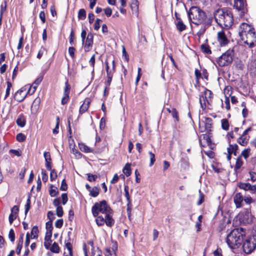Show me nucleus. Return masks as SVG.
Wrapping results in <instances>:
<instances>
[{
  "instance_id": "nucleus-53",
  "label": "nucleus",
  "mask_w": 256,
  "mask_h": 256,
  "mask_svg": "<svg viewBox=\"0 0 256 256\" xmlns=\"http://www.w3.org/2000/svg\"><path fill=\"white\" fill-rule=\"evenodd\" d=\"M224 103L225 104V108L226 110H230V103L229 98H225Z\"/></svg>"
},
{
  "instance_id": "nucleus-22",
  "label": "nucleus",
  "mask_w": 256,
  "mask_h": 256,
  "mask_svg": "<svg viewBox=\"0 0 256 256\" xmlns=\"http://www.w3.org/2000/svg\"><path fill=\"white\" fill-rule=\"evenodd\" d=\"M68 144L71 150V152L73 153L76 155V156H80V153L77 152V150L74 148L75 144L73 140H68Z\"/></svg>"
},
{
  "instance_id": "nucleus-19",
  "label": "nucleus",
  "mask_w": 256,
  "mask_h": 256,
  "mask_svg": "<svg viewBox=\"0 0 256 256\" xmlns=\"http://www.w3.org/2000/svg\"><path fill=\"white\" fill-rule=\"evenodd\" d=\"M200 145L204 146L206 144H209L210 142V139L208 135L202 134L200 136L199 139Z\"/></svg>"
},
{
  "instance_id": "nucleus-25",
  "label": "nucleus",
  "mask_w": 256,
  "mask_h": 256,
  "mask_svg": "<svg viewBox=\"0 0 256 256\" xmlns=\"http://www.w3.org/2000/svg\"><path fill=\"white\" fill-rule=\"evenodd\" d=\"M46 234H50V236H52V220H49L46 223Z\"/></svg>"
},
{
  "instance_id": "nucleus-2",
  "label": "nucleus",
  "mask_w": 256,
  "mask_h": 256,
  "mask_svg": "<svg viewBox=\"0 0 256 256\" xmlns=\"http://www.w3.org/2000/svg\"><path fill=\"white\" fill-rule=\"evenodd\" d=\"M239 36L249 48H252L256 43V34L252 26L242 23L239 28Z\"/></svg>"
},
{
  "instance_id": "nucleus-36",
  "label": "nucleus",
  "mask_w": 256,
  "mask_h": 256,
  "mask_svg": "<svg viewBox=\"0 0 256 256\" xmlns=\"http://www.w3.org/2000/svg\"><path fill=\"white\" fill-rule=\"evenodd\" d=\"M23 243V235H22L20 237V240L18 241V242L17 245V248L16 249V252L19 254L20 253V251L22 246Z\"/></svg>"
},
{
  "instance_id": "nucleus-29",
  "label": "nucleus",
  "mask_w": 256,
  "mask_h": 256,
  "mask_svg": "<svg viewBox=\"0 0 256 256\" xmlns=\"http://www.w3.org/2000/svg\"><path fill=\"white\" fill-rule=\"evenodd\" d=\"M105 63H106V74H114L115 72V66H114V60H113L112 61V68H110L108 62H106Z\"/></svg>"
},
{
  "instance_id": "nucleus-57",
  "label": "nucleus",
  "mask_w": 256,
  "mask_h": 256,
  "mask_svg": "<svg viewBox=\"0 0 256 256\" xmlns=\"http://www.w3.org/2000/svg\"><path fill=\"white\" fill-rule=\"evenodd\" d=\"M63 224V220L58 219L55 222V226L57 228H60Z\"/></svg>"
},
{
  "instance_id": "nucleus-28",
  "label": "nucleus",
  "mask_w": 256,
  "mask_h": 256,
  "mask_svg": "<svg viewBox=\"0 0 256 256\" xmlns=\"http://www.w3.org/2000/svg\"><path fill=\"white\" fill-rule=\"evenodd\" d=\"M80 149L81 151L84 152H92L93 150L89 148L88 146L83 143L79 144H78Z\"/></svg>"
},
{
  "instance_id": "nucleus-1",
  "label": "nucleus",
  "mask_w": 256,
  "mask_h": 256,
  "mask_svg": "<svg viewBox=\"0 0 256 256\" xmlns=\"http://www.w3.org/2000/svg\"><path fill=\"white\" fill-rule=\"evenodd\" d=\"M92 212L93 216L96 217V221L98 226H102L104 223L108 226L114 224L112 218V210L106 200L96 202L92 208Z\"/></svg>"
},
{
  "instance_id": "nucleus-50",
  "label": "nucleus",
  "mask_w": 256,
  "mask_h": 256,
  "mask_svg": "<svg viewBox=\"0 0 256 256\" xmlns=\"http://www.w3.org/2000/svg\"><path fill=\"white\" fill-rule=\"evenodd\" d=\"M8 238L12 242H14L15 239V234L13 230H10L8 233Z\"/></svg>"
},
{
  "instance_id": "nucleus-54",
  "label": "nucleus",
  "mask_w": 256,
  "mask_h": 256,
  "mask_svg": "<svg viewBox=\"0 0 256 256\" xmlns=\"http://www.w3.org/2000/svg\"><path fill=\"white\" fill-rule=\"evenodd\" d=\"M249 175L250 176V180L255 182L256 180V172L253 171H250Z\"/></svg>"
},
{
  "instance_id": "nucleus-55",
  "label": "nucleus",
  "mask_w": 256,
  "mask_h": 256,
  "mask_svg": "<svg viewBox=\"0 0 256 256\" xmlns=\"http://www.w3.org/2000/svg\"><path fill=\"white\" fill-rule=\"evenodd\" d=\"M102 20L100 19H96L94 24V28L95 30H98L100 28V24Z\"/></svg>"
},
{
  "instance_id": "nucleus-41",
  "label": "nucleus",
  "mask_w": 256,
  "mask_h": 256,
  "mask_svg": "<svg viewBox=\"0 0 256 256\" xmlns=\"http://www.w3.org/2000/svg\"><path fill=\"white\" fill-rule=\"evenodd\" d=\"M7 88L6 91V94L4 99L6 100L10 94V91L12 87V84L10 82H7Z\"/></svg>"
},
{
  "instance_id": "nucleus-24",
  "label": "nucleus",
  "mask_w": 256,
  "mask_h": 256,
  "mask_svg": "<svg viewBox=\"0 0 256 256\" xmlns=\"http://www.w3.org/2000/svg\"><path fill=\"white\" fill-rule=\"evenodd\" d=\"M16 124L20 127H24L26 125V120L23 115H20L16 120Z\"/></svg>"
},
{
  "instance_id": "nucleus-56",
  "label": "nucleus",
  "mask_w": 256,
  "mask_h": 256,
  "mask_svg": "<svg viewBox=\"0 0 256 256\" xmlns=\"http://www.w3.org/2000/svg\"><path fill=\"white\" fill-rule=\"evenodd\" d=\"M31 238L30 236V234L29 232H28L26 234V238L24 243V245L26 247H28L30 243V239Z\"/></svg>"
},
{
  "instance_id": "nucleus-64",
  "label": "nucleus",
  "mask_w": 256,
  "mask_h": 256,
  "mask_svg": "<svg viewBox=\"0 0 256 256\" xmlns=\"http://www.w3.org/2000/svg\"><path fill=\"white\" fill-rule=\"evenodd\" d=\"M214 256H222L221 249L218 248L214 250Z\"/></svg>"
},
{
  "instance_id": "nucleus-59",
  "label": "nucleus",
  "mask_w": 256,
  "mask_h": 256,
  "mask_svg": "<svg viewBox=\"0 0 256 256\" xmlns=\"http://www.w3.org/2000/svg\"><path fill=\"white\" fill-rule=\"evenodd\" d=\"M39 17L42 22L44 24L46 22V16L44 11H41L39 14Z\"/></svg>"
},
{
  "instance_id": "nucleus-11",
  "label": "nucleus",
  "mask_w": 256,
  "mask_h": 256,
  "mask_svg": "<svg viewBox=\"0 0 256 256\" xmlns=\"http://www.w3.org/2000/svg\"><path fill=\"white\" fill-rule=\"evenodd\" d=\"M92 250V256H101L102 252L98 248H94L93 246V242H89L88 245L85 244L83 246V250L84 254V256H88V250L90 248Z\"/></svg>"
},
{
  "instance_id": "nucleus-34",
  "label": "nucleus",
  "mask_w": 256,
  "mask_h": 256,
  "mask_svg": "<svg viewBox=\"0 0 256 256\" xmlns=\"http://www.w3.org/2000/svg\"><path fill=\"white\" fill-rule=\"evenodd\" d=\"M248 141V138L246 136H244V135H242L241 137H240L238 140V142L242 146H245L246 144Z\"/></svg>"
},
{
  "instance_id": "nucleus-30",
  "label": "nucleus",
  "mask_w": 256,
  "mask_h": 256,
  "mask_svg": "<svg viewBox=\"0 0 256 256\" xmlns=\"http://www.w3.org/2000/svg\"><path fill=\"white\" fill-rule=\"evenodd\" d=\"M130 165V164H126L122 170V172L126 176H129L131 174Z\"/></svg>"
},
{
  "instance_id": "nucleus-37",
  "label": "nucleus",
  "mask_w": 256,
  "mask_h": 256,
  "mask_svg": "<svg viewBox=\"0 0 256 256\" xmlns=\"http://www.w3.org/2000/svg\"><path fill=\"white\" fill-rule=\"evenodd\" d=\"M222 128L224 130H228L229 128V122L227 119L224 118L221 120Z\"/></svg>"
},
{
  "instance_id": "nucleus-5",
  "label": "nucleus",
  "mask_w": 256,
  "mask_h": 256,
  "mask_svg": "<svg viewBox=\"0 0 256 256\" xmlns=\"http://www.w3.org/2000/svg\"><path fill=\"white\" fill-rule=\"evenodd\" d=\"M188 17L190 22L198 25L202 24L206 19V14L204 11L196 6H192L188 12Z\"/></svg>"
},
{
  "instance_id": "nucleus-21",
  "label": "nucleus",
  "mask_w": 256,
  "mask_h": 256,
  "mask_svg": "<svg viewBox=\"0 0 256 256\" xmlns=\"http://www.w3.org/2000/svg\"><path fill=\"white\" fill-rule=\"evenodd\" d=\"M40 102V99L39 98H36L31 106V112L32 113H36L37 112L38 107H39V104Z\"/></svg>"
},
{
  "instance_id": "nucleus-46",
  "label": "nucleus",
  "mask_w": 256,
  "mask_h": 256,
  "mask_svg": "<svg viewBox=\"0 0 256 256\" xmlns=\"http://www.w3.org/2000/svg\"><path fill=\"white\" fill-rule=\"evenodd\" d=\"M19 209L18 206H14L11 209V214L15 216L16 217L18 216Z\"/></svg>"
},
{
  "instance_id": "nucleus-26",
  "label": "nucleus",
  "mask_w": 256,
  "mask_h": 256,
  "mask_svg": "<svg viewBox=\"0 0 256 256\" xmlns=\"http://www.w3.org/2000/svg\"><path fill=\"white\" fill-rule=\"evenodd\" d=\"M64 204V194H61V198H55L54 200L53 204L55 206H60L61 204Z\"/></svg>"
},
{
  "instance_id": "nucleus-17",
  "label": "nucleus",
  "mask_w": 256,
  "mask_h": 256,
  "mask_svg": "<svg viewBox=\"0 0 256 256\" xmlns=\"http://www.w3.org/2000/svg\"><path fill=\"white\" fill-rule=\"evenodd\" d=\"M74 92L72 90L70 85L66 84L65 86V103H66L70 98V96H72Z\"/></svg>"
},
{
  "instance_id": "nucleus-32",
  "label": "nucleus",
  "mask_w": 256,
  "mask_h": 256,
  "mask_svg": "<svg viewBox=\"0 0 256 256\" xmlns=\"http://www.w3.org/2000/svg\"><path fill=\"white\" fill-rule=\"evenodd\" d=\"M176 26L177 29L180 31L182 32L186 29V26L182 22L179 20H178L177 22L176 23Z\"/></svg>"
},
{
  "instance_id": "nucleus-3",
  "label": "nucleus",
  "mask_w": 256,
  "mask_h": 256,
  "mask_svg": "<svg viewBox=\"0 0 256 256\" xmlns=\"http://www.w3.org/2000/svg\"><path fill=\"white\" fill-rule=\"evenodd\" d=\"M214 18L221 26L230 27L234 22L232 12L227 8L218 9L214 13Z\"/></svg>"
},
{
  "instance_id": "nucleus-16",
  "label": "nucleus",
  "mask_w": 256,
  "mask_h": 256,
  "mask_svg": "<svg viewBox=\"0 0 256 256\" xmlns=\"http://www.w3.org/2000/svg\"><path fill=\"white\" fill-rule=\"evenodd\" d=\"M244 200V198L241 194L237 193L234 196V202L236 207L239 208L242 206V202Z\"/></svg>"
},
{
  "instance_id": "nucleus-20",
  "label": "nucleus",
  "mask_w": 256,
  "mask_h": 256,
  "mask_svg": "<svg viewBox=\"0 0 256 256\" xmlns=\"http://www.w3.org/2000/svg\"><path fill=\"white\" fill-rule=\"evenodd\" d=\"M90 100L89 98H86L84 100V103L81 106L80 108V112L83 114L86 112L89 107Z\"/></svg>"
},
{
  "instance_id": "nucleus-39",
  "label": "nucleus",
  "mask_w": 256,
  "mask_h": 256,
  "mask_svg": "<svg viewBox=\"0 0 256 256\" xmlns=\"http://www.w3.org/2000/svg\"><path fill=\"white\" fill-rule=\"evenodd\" d=\"M251 150L250 148H246L242 151L241 156H242L244 159L246 160L250 155Z\"/></svg>"
},
{
  "instance_id": "nucleus-9",
  "label": "nucleus",
  "mask_w": 256,
  "mask_h": 256,
  "mask_svg": "<svg viewBox=\"0 0 256 256\" xmlns=\"http://www.w3.org/2000/svg\"><path fill=\"white\" fill-rule=\"evenodd\" d=\"M212 92L208 89H205L204 92V94L200 95L199 98L201 108L202 110H204L206 108V103L208 104H211L212 102Z\"/></svg>"
},
{
  "instance_id": "nucleus-52",
  "label": "nucleus",
  "mask_w": 256,
  "mask_h": 256,
  "mask_svg": "<svg viewBox=\"0 0 256 256\" xmlns=\"http://www.w3.org/2000/svg\"><path fill=\"white\" fill-rule=\"evenodd\" d=\"M7 2L6 1L4 2V4H2L0 6V15H1V17H2L3 14L4 12L6 10V5Z\"/></svg>"
},
{
  "instance_id": "nucleus-7",
  "label": "nucleus",
  "mask_w": 256,
  "mask_h": 256,
  "mask_svg": "<svg viewBox=\"0 0 256 256\" xmlns=\"http://www.w3.org/2000/svg\"><path fill=\"white\" fill-rule=\"evenodd\" d=\"M234 50H228L222 55L218 59L217 62L220 66H224L231 63L234 55Z\"/></svg>"
},
{
  "instance_id": "nucleus-44",
  "label": "nucleus",
  "mask_w": 256,
  "mask_h": 256,
  "mask_svg": "<svg viewBox=\"0 0 256 256\" xmlns=\"http://www.w3.org/2000/svg\"><path fill=\"white\" fill-rule=\"evenodd\" d=\"M201 49L203 52H204L206 54H208L211 53V51H210L208 46L206 44H202L201 46Z\"/></svg>"
},
{
  "instance_id": "nucleus-8",
  "label": "nucleus",
  "mask_w": 256,
  "mask_h": 256,
  "mask_svg": "<svg viewBox=\"0 0 256 256\" xmlns=\"http://www.w3.org/2000/svg\"><path fill=\"white\" fill-rule=\"evenodd\" d=\"M238 218L241 223L249 224L253 222L254 216L250 208H246L238 214Z\"/></svg>"
},
{
  "instance_id": "nucleus-58",
  "label": "nucleus",
  "mask_w": 256,
  "mask_h": 256,
  "mask_svg": "<svg viewBox=\"0 0 256 256\" xmlns=\"http://www.w3.org/2000/svg\"><path fill=\"white\" fill-rule=\"evenodd\" d=\"M199 200H198L197 204L198 205H200L202 204V202L204 200V194L201 192L200 190H199Z\"/></svg>"
},
{
  "instance_id": "nucleus-15",
  "label": "nucleus",
  "mask_w": 256,
  "mask_h": 256,
  "mask_svg": "<svg viewBox=\"0 0 256 256\" xmlns=\"http://www.w3.org/2000/svg\"><path fill=\"white\" fill-rule=\"evenodd\" d=\"M93 34L92 33L88 34L84 46V48L86 52H89L91 50L93 44Z\"/></svg>"
},
{
  "instance_id": "nucleus-35",
  "label": "nucleus",
  "mask_w": 256,
  "mask_h": 256,
  "mask_svg": "<svg viewBox=\"0 0 256 256\" xmlns=\"http://www.w3.org/2000/svg\"><path fill=\"white\" fill-rule=\"evenodd\" d=\"M244 164L243 160H242V156H239L237 158L236 165H235V170H238L241 168Z\"/></svg>"
},
{
  "instance_id": "nucleus-62",
  "label": "nucleus",
  "mask_w": 256,
  "mask_h": 256,
  "mask_svg": "<svg viewBox=\"0 0 256 256\" xmlns=\"http://www.w3.org/2000/svg\"><path fill=\"white\" fill-rule=\"evenodd\" d=\"M88 179L90 182L95 181L97 178L96 175L91 174H88Z\"/></svg>"
},
{
  "instance_id": "nucleus-4",
  "label": "nucleus",
  "mask_w": 256,
  "mask_h": 256,
  "mask_svg": "<svg viewBox=\"0 0 256 256\" xmlns=\"http://www.w3.org/2000/svg\"><path fill=\"white\" fill-rule=\"evenodd\" d=\"M244 232L242 228H235L232 230L226 238V243L232 249L236 248L242 244Z\"/></svg>"
},
{
  "instance_id": "nucleus-27",
  "label": "nucleus",
  "mask_w": 256,
  "mask_h": 256,
  "mask_svg": "<svg viewBox=\"0 0 256 256\" xmlns=\"http://www.w3.org/2000/svg\"><path fill=\"white\" fill-rule=\"evenodd\" d=\"M30 234L31 239L37 238L38 234V226H34L32 228Z\"/></svg>"
},
{
  "instance_id": "nucleus-49",
  "label": "nucleus",
  "mask_w": 256,
  "mask_h": 256,
  "mask_svg": "<svg viewBox=\"0 0 256 256\" xmlns=\"http://www.w3.org/2000/svg\"><path fill=\"white\" fill-rule=\"evenodd\" d=\"M171 114H172V117L174 118H176V120L177 121H178V112L176 111V110L175 108H172Z\"/></svg>"
},
{
  "instance_id": "nucleus-60",
  "label": "nucleus",
  "mask_w": 256,
  "mask_h": 256,
  "mask_svg": "<svg viewBox=\"0 0 256 256\" xmlns=\"http://www.w3.org/2000/svg\"><path fill=\"white\" fill-rule=\"evenodd\" d=\"M42 180L44 182H46L48 180V176L47 174H46L45 170H42Z\"/></svg>"
},
{
  "instance_id": "nucleus-43",
  "label": "nucleus",
  "mask_w": 256,
  "mask_h": 256,
  "mask_svg": "<svg viewBox=\"0 0 256 256\" xmlns=\"http://www.w3.org/2000/svg\"><path fill=\"white\" fill-rule=\"evenodd\" d=\"M124 196H126L127 202H131L130 196L128 193V186H124Z\"/></svg>"
},
{
  "instance_id": "nucleus-12",
  "label": "nucleus",
  "mask_w": 256,
  "mask_h": 256,
  "mask_svg": "<svg viewBox=\"0 0 256 256\" xmlns=\"http://www.w3.org/2000/svg\"><path fill=\"white\" fill-rule=\"evenodd\" d=\"M212 124V119L210 118H205L204 120L200 121L199 126L201 132H204L206 130L208 132L210 131Z\"/></svg>"
},
{
  "instance_id": "nucleus-13",
  "label": "nucleus",
  "mask_w": 256,
  "mask_h": 256,
  "mask_svg": "<svg viewBox=\"0 0 256 256\" xmlns=\"http://www.w3.org/2000/svg\"><path fill=\"white\" fill-rule=\"evenodd\" d=\"M217 38L220 46H224L229 42V40L225 34V32L223 30L218 32Z\"/></svg>"
},
{
  "instance_id": "nucleus-61",
  "label": "nucleus",
  "mask_w": 256,
  "mask_h": 256,
  "mask_svg": "<svg viewBox=\"0 0 256 256\" xmlns=\"http://www.w3.org/2000/svg\"><path fill=\"white\" fill-rule=\"evenodd\" d=\"M76 50L73 47H70L68 48V54L72 58L74 57V53H75Z\"/></svg>"
},
{
  "instance_id": "nucleus-38",
  "label": "nucleus",
  "mask_w": 256,
  "mask_h": 256,
  "mask_svg": "<svg viewBox=\"0 0 256 256\" xmlns=\"http://www.w3.org/2000/svg\"><path fill=\"white\" fill-rule=\"evenodd\" d=\"M89 192L91 196L92 197H96L99 194V190L97 187L94 186L92 188Z\"/></svg>"
},
{
  "instance_id": "nucleus-40",
  "label": "nucleus",
  "mask_w": 256,
  "mask_h": 256,
  "mask_svg": "<svg viewBox=\"0 0 256 256\" xmlns=\"http://www.w3.org/2000/svg\"><path fill=\"white\" fill-rule=\"evenodd\" d=\"M78 18L80 20H84L86 18V10L83 9H80L78 12Z\"/></svg>"
},
{
  "instance_id": "nucleus-42",
  "label": "nucleus",
  "mask_w": 256,
  "mask_h": 256,
  "mask_svg": "<svg viewBox=\"0 0 256 256\" xmlns=\"http://www.w3.org/2000/svg\"><path fill=\"white\" fill-rule=\"evenodd\" d=\"M49 249L53 252L56 253L59 252V246L56 242H54Z\"/></svg>"
},
{
  "instance_id": "nucleus-47",
  "label": "nucleus",
  "mask_w": 256,
  "mask_h": 256,
  "mask_svg": "<svg viewBox=\"0 0 256 256\" xmlns=\"http://www.w3.org/2000/svg\"><path fill=\"white\" fill-rule=\"evenodd\" d=\"M56 207V213L58 216H62L63 215V208L62 206H58Z\"/></svg>"
},
{
  "instance_id": "nucleus-31",
  "label": "nucleus",
  "mask_w": 256,
  "mask_h": 256,
  "mask_svg": "<svg viewBox=\"0 0 256 256\" xmlns=\"http://www.w3.org/2000/svg\"><path fill=\"white\" fill-rule=\"evenodd\" d=\"M49 193L51 196H55L58 193V188L50 185L49 188Z\"/></svg>"
},
{
  "instance_id": "nucleus-10",
  "label": "nucleus",
  "mask_w": 256,
  "mask_h": 256,
  "mask_svg": "<svg viewBox=\"0 0 256 256\" xmlns=\"http://www.w3.org/2000/svg\"><path fill=\"white\" fill-rule=\"evenodd\" d=\"M242 248L246 254L251 253L256 248V240L254 238L246 240L243 244Z\"/></svg>"
},
{
  "instance_id": "nucleus-33",
  "label": "nucleus",
  "mask_w": 256,
  "mask_h": 256,
  "mask_svg": "<svg viewBox=\"0 0 256 256\" xmlns=\"http://www.w3.org/2000/svg\"><path fill=\"white\" fill-rule=\"evenodd\" d=\"M225 98H229L232 94V88L230 86H226L224 90Z\"/></svg>"
},
{
  "instance_id": "nucleus-63",
  "label": "nucleus",
  "mask_w": 256,
  "mask_h": 256,
  "mask_svg": "<svg viewBox=\"0 0 256 256\" xmlns=\"http://www.w3.org/2000/svg\"><path fill=\"white\" fill-rule=\"evenodd\" d=\"M44 158L45 162L51 161L50 155L48 152H45L44 153Z\"/></svg>"
},
{
  "instance_id": "nucleus-45",
  "label": "nucleus",
  "mask_w": 256,
  "mask_h": 256,
  "mask_svg": "<svg viewBox=\"0 0 256 256\" xmlns=\"http://www.w3.org/2000/svg\"><path fill=\"white\" fill-rule=\"evenodd\" d=\"M150 156V166H152L154 164L155 162L156 159H155V156L154 154H153L151 152H148Z\"/></svg>"
},
{
  "instance_id": "nucleus-6",
  "label": "nucleus",
  "mask_w": 256,
  "mask_h": 256,
  "mask_svg": "<svg viewBox=\"0 0 256 256\" xmlns=\"http://www.w3.org/2000/svg\"><path fill=\"white\" fill-rule=\"evenodd\" d=\"M36 90V86L26 84L15 92L14 99L18 102H22L28 95L32 94Z\"/></svg>"
},
{
  "instance_id": "nucleus-48",
  "label": "nucleus",
  "mask_w": 256,
  "mask_h": 256,
  "mask_svg": "<svg viewBox=\"0 0 256 256\" xmlns=\"http://www.w3.org/2000/svg\"><path fill=\"white\" fill-rule=\"evenodd\" d=\"M26 136L22 133H19L16 136V140L20 142H24L26 140Z\"/></svg>"
},
{
  "instance_id": "nucleus-14",
  "label": "nucleus",
  "mask_w": 256,
  "mask_h": 256,
  "mask_svg": "<svg viewBox=\"0 0 256 256\" xmlns=\"http://www.w3.org/2000/svg\"><path fill=\"white\" fill-rule=\"evenodd\" d=\"M238 187L246 191H250L252 194H254L256 192V186L251 185L249 183L240 182L238 184Z\"/></svg>"
},
{
  "instance_id": "nucleus-23",
  "label": "nucleus",
  "mask_w": 256,
  "mask_h": 256,
  "mask_svg": "<svg viewBox=\"0 0 256 256\" xmlns=\"http://www.w3.org/2000/svg\"><path fill=\"white\" fill-rule=\"evenodd\" d=\"M52 236H50V234L45 235L44 245L45 248H46L47 250H49L50 246H51V244L52 242L51 240Z\"/></svg>"
},
{
  "instance_id": "nucleus-18",
  "label": "nucleus",
  "mask_w": 256,
  "mask_h": 256,
  "mask_svg": "<svg viewBox=\"0 0 256 256\" xmlns=\"http://www.w3.org/2000/svg\"><path fill=\"white\" fill-rule=\"evenodd\" d=\"M234 6L238 10H242V13H244L245 4L244 0H234Z\"/></svg>"
},
{
  "instance_id": "nucleus-51",
  "label": "nucleus",
  "mask_w": 256,
  "mask_h": 256,
  "mask_svg": "<svg viewBox=\"0 0 256 256\" xmlns=\"http://www.w3.org/2000/svg\"><path fill=\"white\" fill-rule=\"evenodd\" d=\"M106 256H116V253L114 250H110V249H107L105 253Z\"/></svg>"
}]
</instances>
